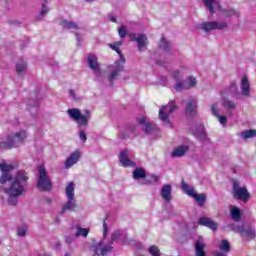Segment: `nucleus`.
<instances>
[{"label": "nucleus", "mask_w": 256, "mask_h": 256, "mask_svg": "<svg viewBox=\"0 0 256 256\" xmlns=\"http://www.w3.org/2000/svg\"><path fill=\"white\" fill-rule=\"evenodd\" d=\"M19 167L17 163H9L7 161L0 162V183H10L9 186L3 188L2 193L7 197L8 205H17L19 197L27 190V181H29V174L25 170L16 171L15 175L11 171H15Z\"/></svg>", "instance_id": "1"}, {"label": "nucleus", "mask_w": 256, "mask_h": 256, "mask_svg": "<svg viewBox=\"0 0 256 256\" xmlns=\"http://www.w3.org/2000/svg\"><path fill=\"white\" fill-rule=\"evenodd\" d=\"M67 115L72 119V121H75L78 129H80L78 132L80 141H82V143H86L87 134L85 133V130H83V127H89V121H91V117L93 116L91 114V110L85 109L82 113L79 108H69L67 110Z\"/></svg>", "instance_id": "2"}, {"label": "nucleus", "mask_w": 256, "mask_h": 256, "mask_svg": "<svg viewBox=\"0 0 256 256\" xmlns=\"http://www.w3.org/2000/svg\"><path fill=\"white\" fill-rule=\"evenodd\" d=\"M29 137V132L25 129H20L12 134H8L0 138V149H15L23 145Z\"/></svg>", "instance_id": "3"}, {"label": "nucleus", "mask_w": 256, "mask_h": 256, "mask_svg": "<svg viewBox=\"0 0 256 256\" xmlns=\"http://www.w3.org/2000/svg\"><path fill=\"white\" fill-rule=\"evenodd\" d=\"M121 42H116L114 44H109L110 49H113V51H116L119 55V60H116L113 64L108 66V80L113 81L119 77V72L123 71V65H125V57L123 54H121V50L119 47H121Z\"/></svg>", "instance_id": "4"}, {"label": "nucleus", "mask_w": 256, "mask_h": 256, "mask_svg": "<svg viewBox=\"0 0 256 256\" xmlns=\"http://www.w3.org/2000/svg\"><path fill=\"white\" fill-rule=\"evenodd\" d=\"M181 77H183V71L176 70L173 72V78L176 80V91H184V89H191L197 86V79L195 77L190 76L185 82L180 81Z\"/></svg>", "instance_id": "5"}, {"label": "nucleus", "mask_w": 256, "mask_h": 256, "mask_svg": "<svg viewBox=\"0 0 256 256\" xmlns=\"http://www.w3.org/2000/svg\"><path fill=\"white\" fill-rule=\"evenodd\" d=\"M237 93V84H231L228 88L222 90L220 95L222 97V107L228 109L229 111H235L237 109V104L233 100H229L227 97L229 95H236Z\"/></svg>", "instance_id": "6"}, {"label": "nucleus", "mask_w": 256, "mask_h": 256, "mask_svg": "<svg viewBox=\"0 0 256 256\" xmlns=\"http://www.w3.org/2000/svg\"><path fill=\"white\" fill-rule=\"evenodd\" d=\"M88 67L93 71L95 81H103L105 79V71L101 69V65L95 54L88 55Z\"/></svg>", "instance_id": "7"}, {"label": "nucleus", "mask_w": 256, "mask_h": 256, "mask_svg": "<svg viewBox=\"0 0 256 256\" xmlns=\"http://www.w3.org/2000/svg\"><path fill=\"white\" fill-rule=\"evenodd\" d=\"M39 178H38V189L40 191H51L52 183L51 178L47 174L45 167L40 166L39 169Z\"/></svg>", "instance_id": "8"}, {"label": "nucleus", "mask_w": 256, "mask_h": 256, "mask_svg": "<svg viewBox=\"0 0 256 256\" xmlns=\"http://www.w3.org/2000/svg\"><path fill=\"white\" fill-rule=\"evenodd\" d=\"M177 109V106L175 105V102H169L167 105L162 106L159 110V119L164 123V125L171 126V120L169 117H171V114L173 111Z\"/></svg>", "instance_id": "9"}, {"label": "nucleus", "mask_w": 256, "mask_h": 256, "mask_svg": "<svg viewBox=\"0 0 256 256\" xmlns=\"http://www.w3.org/2000/svg\"><path fill=\"white\" fill-rule=\"evenodd\" d=\"M182 190L184 191V193H186V195L192 197V199H195L200 207H203V205H205V199H207V195L197 194L195 188L188 186L185 181H182Z\"/></svg>", "instance_id": "10"}, {"label": "nucleus", "mask_w": 256, "mask_h": 256, "mask_svg": "<svg viewBox=\"0 0 256 256\" xmlns=\"http://www.w3.org/2000/svg\"><path fill=\"white\" fill-rule=\"evenodd\" d=\"M233 196L235 199H240V201L247 202L251 198L247 188L241 187L237 180H233Z\"/></svg>", "instance_id": "11"}, {"label": "nucleus", "mask_w": 256, "mask_h": 256, "mask_svg": "<svg viewBox=\"0 0 256 256\" xmlns=\"http://www.w3.org/2000/svg\"><path fill=\"white\" fill-rule=\"evenodd\" d=\"M130 40L135 41L138 45V51H147V45H149V38L145 34H129Z\"/></svg>", "instance_id": "12"}, {"label": "nucleus", "mask_w": 256, "mask_h": 256, "mask_svg": "<svg viewBox=\"0 0 256 256\" xmlns=\"http://www.w3.org/2000/svg\"><path fill=\"white\" fill-rule=\"evenodd\" d=\"M232 231H235L236 233H239L243 239H255L256 232L253 228H245L243 225H232L231 226Z\"/></svg>", "instance_id": "13"}, {"label": "nucleus", "mask_w": 256, "mask_h": 256, "mask_svg": "<svg viewBox=\"0 0 256 256\" xmlns=\"http://www.w3.org/2000/svg\"><path fill=\"white\" fill-rule=\"evenodd\" d=\"M111 249V245H106L105 240L94 243L91 248L94 253L93 256H105Z\"/></svg>", "instance_id": "14"}, {"label": "nucleus", "mask_w": 256, "mask_h": 256, "mask_svg": "<svg viewBox=\"0 0 256 256\" xmlns=\"http://www.w3.org/2000/svg\"><path fill=\"white\" fill-rule=\"evenodd\" d=\"M200 29H202V31H221L223 29H227V22H203L200 25Z\"/></svg>", "instance_id": "15"}, {"label": "nucleus", "mask_w": 256, "mask_h": 256, "mask_svg": "<svg viewBox=\"0 0 256 256\" xmlns=\"http://www.w3.org/2000/svg\"><path fill=\"white\" fill-rule=\"evenodd\" d=\"M131 150H122L119 154V162L122 167H135V162H133L131 159Z\"/></svg>", "instance_id": "16"}, {"label": "nucleus", "mask_w": 256, "mask_h": 256, "mask_svg": "<svg viewBox=\"0 0 256 256\" xmlns=\"http://www.w3.org/2000/svg\"><path fill=\"white\" fill-rule=\"evenodd\" d=\"M62 26H64L65 29H71L74 31L78 43L81 42V34H79V31H83V26L77 25L74 22H69L67 20L62 21Z\"/></svg>", "instance_id": "17"}, {"label": "nucleus", "mask_w": 256, "mask_h": 256, "mask_svg": "<svg viewBox=\"0 0 256 256\" xmlns=\"http://www.w3.org/2000/svg\"><path fill=\"white\" fill-rule=\"evenodd\" d=\"M81 159V152L79 150L74 151L64 162V168L71 169L73 165H77Z\"/></svg>", "instance_id": "18"}, {"label": "nucleus", "mask_w": 256, "mask_h": 256, "mask_svg": "<svg viewBox=\"0 0 256 256\" xmlns=\"http://www.w3.org/2000/svg\"><path fill=\"white\" fill-rule=\"evenodd\" d=\"M240 90L242 97H251V84L249 83V78L243 76L240 81Z\"/></svg>", "instance_id": "19"}, {"label": "nucleus", "mask_w": 256, "mask_h": 256, "mask_svg": "<svg viewBox=\"0 0 256 256\" xmlns=\"http://www.w3.org/2000/svg\"><path fill=\"white\" fill-rule=\"evenodd\" d=\"M211 111H212V115H214V117L218 119L220 125L222 127H225V125H227V116L221 115L219 113V103H213L211 105Z\"/></svg>", "instance_id": "20"}, {"label": "nucleus", "mask_w": 256, "mask_h": 256, "mask_svg": "<svg viewBox=\"0 0 256 256\" xmlns=\"http://www.w3.org/2000/svg\"><path fill=\"white\" fill-rule=\"evenodd\" d=\"M194 247L195 256H207V252H205V247H207V245L205 244L203 237H198V239L194 243Z\"/></svg>", "instance_id": "21"}, {"label": "nucleus", "mask_w": 256, "mask_h": 256, "mask_svg": "<svg viewBox=\"0 0 256 256\" xmlns=\"http://www.w3.org/2000/svg\"><path fill=\"white\" fill-rule=\"evenodd\" d=\"M172 191H173V187L171 186V184H166L162 186L160 195L162 199L166 201V203H170L171 199H173V196L171 195Z\"/></svg>", "instance_id": "22"}, {"label": "nucleus", "mask_w": 256, "mask_h": 256, "mask_svg": "<svg viewBox=\"0 0 256 256\" xmlns=\"http://www.w3.org/2000/svg\"><path fill=\"white\" fill-rule=\"evenodd\" d=\"M77 209V200L75 198H67V201L62 205L61 215L66 211H75Z\"/></svg>", "instance_id": "23"}, {"label": "nucleus", "mask_w": 256, "mask_h": 256, "mask_svg": "<svg viewBox=\"0 0 256 256\" xmlns=\"http://www.w3.org/2000/svg\"><path fill=\"white\" fill-rule=\"evenodd\" d=\"M198 223L199 225L208 227V229H211L212 231H217V227H219V224H217L216 222L207 217L199 218Z\"/></svg>", "instance_id": "24"}, {"label": "nucleus", "mask_w": 256, "mask_h": 256, "mask_svg": "<svg viewBox=\"0 0 256 256\" xmlns=\"http://www.w3.org/2000/svg\"><path fill=\"white\" fill-rule=\"evenodd\" d=\"M206 9L210 11V13H215V9H221L219 5V0H202Z\"/></svg>", "instance_id": "25"}, {"label": "nucleus", "mask_w": 256, "mask_h": 256, "mask_svg": "<svg viewBox=\"0 0 256 256\" xmlns=\"http://www.w3.org/2000/svg\"><path fill=\"white\" fill-rule=\"evenodd\" d=\"M189 151L188 145H180L174 148L173 152L171 153V157H184Z\"/></svg>", "instance_id": "26"}, {"label": "nucleus", "mask_w": 256, "mask_h": 256, "mask_svg": "<svg viewBox=\"0 0 256 256\" xmlns=\"http://www.w3.org/2000/svg\"><path fill=\"white\" fill-rule=\"evenodd\" d=\"M196 111H197V100L190 98L187 101L186 114L187 115H195Z\"/></svg>", "instance_id": "27"}, {"label": "nucleus", "mask_w": 256, "mask_h": 256, "mask_svg": "<svg viewBox=\"0 0 256 256\" xmlns=\"http://www.w3.org/2000/svg\"><path fill=\"white\" fill-rule=\"evenodd\" d=\"M140 125H143L145 133H151L155 129V124L147 122V117L143 116L139 119Z\"/></svg>", "instance_id": "28"}, {"label": "nucleus", "mask_w": 256, "mask_h": 256, "mask_svg": "<svg viewBox=\"0 0 256 256\" xmlns=\"http://www.w3.org/2000/svg\"><path fill=\"white\" fill-rule=\"evenodd\" d=\"M16 73L17 75H25L27 73V62L23 59H20L16 63Z\"/></svg>", "instance_id": "29"}, {"label": "nucleus", "mask_w": 256, "mask_h": 256, "mask_svg": "<svg viewBox=\"0 0 256 256\" xmlns=\"http://www.w3.org/2000/svg\"><path fill=\"white\" fill-rule=\"evenodd\" d=\"M65 193L67 199H75V184L73 182H69L66 185Z\"/></svg>", "instance_id": "30"}, {"label": "nucleus", "mask_w": 256, "mask_h": 256, "mask_svg": "<svg viewBox=\"0 0 256 256\" xmlns=\"http://www.w3.org/2000/svg\"><path fill=\"white\" fill-rule=\"evenodd\" d=\"M146 173L145 170L142 168H136L133 172V179H136L137 181H139V179H143V181L145 180L146 177Z\"/></svg>", "instance_id": "31"}, {"label": "nucleus", "mask_w": 256, "mask_h": 256, "mask_svg": "<svg viewBox=\"0 0 256 256\" xmlns=\"http://www.w3.org/2000/svg\"><path fill=\"white\" fill-rule=\"evenodd\" d=\"M230 215L234 221H240L241 220V210L235 206L231 207L230 209Z\"/></svg>", "instance_id": "32"}, {"label": "nucleus", "mask_w": 256, "mask_h": 256, "mask_svg": "<svg viewBox=\"0 0 256 256\" xmlns=\"http://www.w3.org/2000/svg\"><path fill=\"white\" fill-rule=\"evenodd\" d=\"M89 235V228L76 227V232L74 233V237H87Z\"/></svg>", "instance_id": "33"}, {"label": "nucleus", "mask_w": 256, "mask_h": 256, "mask_svg": "<svg viewBox=\"0 0 256 256\" xmlns=\"http://www.w3.org/2000/svg\"><path fill=\"white\" fill-rule=\"evenodd\" d=\"M127 234L123 231H116L112 234V241H125Z\"/></svg>", "instance_id": "34"}, {"label": "nucleus", "mask_w": 256, "mask_h": 256, "mask_svg": "<svg viewBox=\"0 0 256 256\" xmlns=\"http://www.w3.org/2000/svg\"><path fill=\"white\" fill-rule=\"evenodd\" d=\"M159 181V176L151 175L147 179L142 180L141 185H151V183H157Z\"/></svg>", "instance_id": "35"}, {"label": "nucleus", "mask_w": 256, "mask_h": 256, "mask_svg": "<svg viewBox=\"0 0 256 256\" xmlns=\"http://www.w3.org/2000/svg\"><path fill=\"white\" fill-rule=\"evenodd\" d=\"M242 139H253L256 137V130H246L241 133Z\"/></svg>", "instance_id": "36"}, {"label": "nucleus", "mask_w": 256, "mask_h": 256, "mask_svg": "<svg viewBox=\"0 0 256 256\" xmlns=\"http://www.w3.org/2000/svg\"><path fill=\"white\" fill-rule=\"evenodd\" d=\"M222 15L225 18H229V17H239V12L230 9V10H222Z\"/></svg>", "instance_id": "37"}, {"label": "nucleus", "mask_w": 256, "mask_h": 256, "mask_svg": "<svg viewBox=\"0 0 256 256\" xmlns=\"http://www.w3.org/2000/svg\"><path fill=\"white\" fill-rule=\"evenodd\" d=\"M159 49H162V51H169V49H171V45L165 40V38H162L159 43Z\"/></svg>", "instance_id": "38"}, {"label": "nucleus", "mask_w": 256, "mask_h": 256, "mask_svg": "<svg viewBox=\"0 0 256 256\" xmlns=\"http://www.w3.org/2000/svg\"><path fill=\"white\" fill-rule=\"evenodd\" d=\"M230 249L231 246L229 245V241L222 240L220 243V250L223 251L224 253H229Z\"/></svg>", "instance_id": "39"}, {"label": "nucleus", "mask_w": 256, "mask_h": 256, "mask_svg": "<svg viewBox=\"0 0 256 256\" xmlns=\"http://www.w3.org/2000/svg\"><path fill=\"white\" fill-rule=\"evenodd\" d=\"M151 256H161V251L156 245L150 246L148 249Z\"/></svg>", "instance_id": "40"}, {"label": "nucleus", "mask_w": 256, "mask_h": 256, "mask_svg": "<svg viewBox=\"0 0 256 256\" xmlns=\"http://www.w3.org/2000/svg\"><path fill=\"white\" fill-rule=\"evenodd\" d=\"M18 237H25L27 235V225H22L17 229Z\"/></svg>", "instance_id": "41"}, {"label": "nucleus", "mask_w": 256, "mask_h": 256, "mask_svg": "<svg viewBox=\"0 0 256 256\" xmlns=\"http://www.w3.org/2000/svg\"><path fill=\"white\" fill-rule=\"evenodd\" d=\"M118 35L121 37V39H125V37H127V27L120 26L118 28Z\"/></svg>", "instance_id": "42"}, {"label": "nucleus", "mask_w": 256, "mask_h": 256, "mask_svg": "<svg viewBox=\"0 0 256 256\" xmlns=\"http://www.w3.org/2000/svg\"><path fill=\"white\" fill-rule=\"evenodd\" d=\"M47 13H49V8H47V6L45 5H42V8L40 10V18L43 19V17H45Z\"/></svg>", "instance_id": "43"}, {"label": "nucleus", "mask_w": 256, "mask_h": 256, "mask_svg": "<svg viewBox=\"0 0 256 256\" xmlns=\"http://www.w3.org/2000/svg\"><path fill=\"white\" fill-rule=\"evenodd\" d=\"M103 229H104V231H103V235H104V237H105V235H107V223L104 221V223H103Z\"/></svg>", "instance_id": "44"}, {"label": "nucleus", "mask_w": 256, "mask_h": 256, "mask_svg": "<svg viewBox=\"0 0 256 256\" xmlns=\"http://www.w3.org/2000/svg\"><path fill=\"white\" fill-rule=\"evenodd\" d=\"M69 93H70L72 99H76L75 90H70Z\"/></svg>", "instance_id": "45"}, {"label": "nucleus", "mask_w": 256, "mask_h": 256, "mask_svg": "<svg viewBox=\"0 0 256 256\" xmlns=\"http://www.w3.org/2000/svg\"><path fill=\"white\" fill-rule=\"evenodd\" d=\"M214 255L215 256H226L225 253H221V252H215Z\"/></svg>", "instance_id": "46"}, {"label": "nucleus", "mask_w": 256, "mask_h": 256, "mask_svg": "<svg viewBox=\"0 0 256 256\" xmlns=\"http://www.w3.org/2000/svg\"><path fill=\"white\" fill-rule=\"evenodd\" d=\"M110 21H112V23H117V18L111 17V18H110Z\"/></svg>", "instance_id": "47"}, {"label": "nucleus", "mask_w": 256, "mask_h": 256, "mask_svg": "<svg viewBox=\"0 0 256 256\" xmlns=\"http://www.w3.org/2000/svg\"><path fill=\"white\" fill-rule=\"evenodd\" d=\"M45 203H47L48 205H51V199L50 198H46L45 199Z\"/></svg>", "instance_id": "48"}, {"label": "nucleus", "mask_w": 256, "mask_h": 256, "mask_svg": "<svg viewBox=\"0 0 256 256\" xmlns=\"http://www.w3.org/2000/svg\"><path fill=\"white\" fill-rule=\"evenodd\" d=\"M64 256H69V254H65Z\"/></svg>", "instance_id": "49"}, {"label": "nucleus", "mask_w": 256, "mask_h": 256, "mask_svg": "<svg viewBox=\"0 0 256 256\" xmlns=\"http://www.w3.org/2000/svg\"><path fill=\"white\" fill-rule=\"evenodd\" d=\"M201 131H203V127H201Z\"/></svg>", "instance_id": "50"}]
</instances>
